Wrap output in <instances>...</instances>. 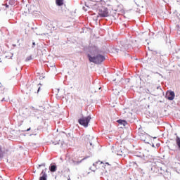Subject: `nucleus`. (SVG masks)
<instances>
[{"instance_id":"4","label":"nucleus","mask_w":180,"mask_h":180,"mask_svg":"<svg viewBox=\"0 0 180 180\" xmlns=\"http://www.w3.org/2000/svg\"><path fill=\"white\" fill-rule=\"evenodd\" d=\"M98 15L101 18H108L109 16V10L106 7H101L98 9Z\"/></svg>"},{"instance_id":"5","label":"nucleus","mask_w":180,"mask_h":180,"mask_svg":"<svg viewBox=\"0 0 180 180\" xmlns=\"http://www.w3.org/2000/svg\"><path fill=\"white\" fill-rule=\"evenodd\" d=\"M165 98L166 99H168V101H174L175 98V92L173 91H167L166 92Z\"/></svg>"},{"instance_id":"12","label":"nucleus","mask_w":180,"mask_h":180,"mask_svg":"<svg viewBox=\"0 0 180 180\" xmlns=\"http://www.w3.org/2000/svg\"><path fill=\"white\" fill-rule=\"evenodd\" d=\"M82 9H83V11L86 12V11H88V9H89V6H87L86 4H85V6H83Z\"/></svg>"},{"instance_id":"36","label":"nucleus","mask_w":180,"mask_h":180,"mask_svg":"<svg viewBox=\"0 0 180 180\" xmlns=\"http://www.w3.org/2000/svg\"><path fill=\"white\" fill-rule=\"evenodd\" d=\"M99 89H101V87H100Z\"/></svg>"},{"instance_id":"18","label":"nucleus","mask_w":180,"mask_h":180,"mask_svg":"<svg viewBox=\"0 0 180 180\" xmlns=\"http://www.w3.org/2000/svg\"><path fill=\"white\" fill-rule=\"evenodd\" d=\"M36 46V42H32V48Z\"/></svg>"},{"instance_id":"29","label":"nucleus","mask_w":180,"mask_h":180,"mask_svg":"<svg viewBox=\"0 0 180 180\" xmlns=\"http://www.w3.org/2000/svg\"><path fill=\"white\" fill-rule=\"evenodd\" d=\"M57 91H58V92H60V89H58Z\"/></svg>"},{"instance_id":"14","label":"nucleus","mask_w":180,"mask_h":180,"mask_svg":"<svg viewBox=\"0 0 180 180\" xmlns=\"http://www.w3.org/2000/svg\"><path fill=\"white\" fill-rule=\"evenodd\" d=\"M82 162V160L81 161H73L74 165H79V164H81Z\"/></svg>"},{"instance_id":"19","label":"nucleus","mask_w":180,"mask_h":180,"mask_svg":"<svg viewBox=\"0 0 180 180\" xmlns=\"http://www.w3.org/2000/svg\"><path fill=\"white\" fill-rule=\"evenodd\" d=\"M147 78H148V81L151 79V77H150V75H147Z\"/></svg>"},{"instance_id":"24","label":"nucleus","mask_w":180,"mask_h":180,"mask_svg":"<svg viewBox=\"0 0 180 180\" xmlns=\"http://www.w3.org/2000/svg\"><path fill=\"white\" fill-rule=\"evenodd\" d=\"M152 147H153L154 148H155V146L154 145V143H152Z\"/></svg>"},{"instance_id":"39","label":"nucleus","mask_w":180,"mask_h":180,"mask_svg":"<svg viewBox=\"0 0 180 180\" xmlns=\"http://www.w3.org/2000/svg\"><path fill=\"white\" fill-rule=\"evenodd\" d=\"M0 63H1V61L0 60Z\"/></svg>"},{"instance_id":"9","label":"nucleus","mask_w":180,"mask_h":180,"mask_svg":"<svg viewBox=\"0 0 180 180\" xmlns=\"http://www.w3.org/2000/svg\"><path fill=\"white\" fill-rule=\"evenodd\" d=\"M57 6H63L64 5V0H56Z\"/></svg>"},{"instance_id":"28","label":"nucleus","mask_w":180,"mask_h":180,"mask_svg":"<svg viewBox=\"0 0 180 180\" xmlns=\"http://www.w3.org/2000/svg\"><path fill=\"white\" fill-rule=\"evenodd\" d=\"M1 101H2V102H4V101H5V98H4Z\"/></svg>"},{"instance_id":"10","label":"nucleus","mask_w":180,"mask_h":180,"mask_svg":"<svg viewBox=\"0 0 180 180\" xmlns=\"http://www.w3.org/2000/svg\"><path fill=\"white\" fill-rule=\"evenodd\" d=\"M117 122L119 124H122V126H126V124H127V122L126 120H118Z\"/></svg>"},{"instance_id":"2","label":"nucleus","mask_w":180,"mask_h":180,"mask_svg":"<svg viewBox=\"0 0 180 180\" xmlns=\"http://www.w3.org/2000/svg\"><path fill=\"white\" fill-rule=\"evenodd\" d=\"M90 122L91 115H89L87 117H82L80 119L78 120L79 124L83 126L84 127H88V124H89Z\"/></svg>"},{"instance_id":"33","label":"nucleus","mask_w":180,"mask_h":180,"mask_svg":"<svg viewBox=\"0 0 180 180\" xmlns=\"http://www.w3.org/2000/svg\"><path fill=\"white\" fill-rule=\"evenodd\" d=\"M1 179H2V177H1V176H0V180H1Z\"/></svg>"},{"instance_id":"3","label":"nucleus","mask_w":180,"mask_h":180,"mask_svg":"<svg viewBox=\"0 0 180 180\" xmlns=\"http://www.w3.org/2000/svg\"><path fill=\"white\" fill-rule=\"evenodd\" d=\"M121 51H126L129 50V49H131V41L125 40L121 41Z\"/></svg>"},{"instance_id":"27","label":"nucleus","mask_w":180,"mask_h":180,"mask_svg":"<svg viewBox=\"0 0 180 180\" xmlns=\"http://www.w3.org/2000/svg\"><path fill=\"white\" fill-rule=\"evenodd\" d=\"M37 92H40V87L38 88Z\"/></svg>"},{"instance_id":"7","label":"nucleus","mask_w":180,"mask_h":180,"mask_svg":"<svg viewBox=\"0 0 180 180\" xmlns=\"http://www.w3.org/2000/svg\"><path fill=\"white\" fill-rule=\"evenodd\" d=\"M42 176L39 177V180H47V174L44 170H42L41 172Z\"/></svg>"},{"instance_id":"31","label":"nucleus","mask_w":180,"mask_h":180,"mask_svg":"<svg viewBox=\"0 0 180 180\" xmlns=\"http://www.w3.org/2000/svg\"><path fill=\"white\" fill-rule=\"evenodd\" d=\"M105 164H107V165H109V162H106Z\"/></svg>"},{"instance_id":"17","label":"nucleus","mask_w":180,"mask_h":180,"mask_svg":"<svg viewBox=\"0 0 180 180\" xmlns=\"http://www.w3.org/2000/svg\"><path fill=\"white\" fill-rule=\"evenodd\" d=\"M176 172H177V174H180V167L179 168H177L176 169Z\"/></svg>"},{"instance_id":"8","label":"nucleus","mask_w":180,"mask_h":180,"mask_svg":"<svg viewBox=\"0 0 180 180\" xmlns=\"http://www.w3.org/2000/svg\"><path fill=\"white\" fill-rule=\"evenodd\" d=\"M49 171H51V172H56V171H57V166L56 165H51Z\"/></svg>"},{"instance_id":"22","label":"nucleus","mask_w":180,"mask_h":180,"mask_svg":"<svg viewBox=\"0 0 180 180\" xmlns=\"http://www.w3.org/2000/svg\"><path fill=\"white\" fill-rule=\"evenodd\" d=\"M89 143L90 146H93L92 141H89Z\"/></svg>"},{"instance_id":"35","label":"nucleus","mask_w":180,"mask_h":180,"mask_svg":"<svg viewBox=\"0 0 180 180\" xmlns=\"http://www.w3.org/2000/svg\"><path fill=\"white\" fill-rule=\"evenodd\" d=\"M93 5H96V4H93Z\"/></svg>"},{"instance_id":"30","label":"nucleus","mask_w":180,"mask_h":180,"mask_svg":"<svg viewBox=\"0 0 180 180\" xmlns=\"http://www.w3.org/2000/svg\"><path fill=\"white\" fill-rule=\"evenodd\" d=\"M6 8H8V7H9V6H8V5H6Z\"/></svg>"},{"instance_id":"15","label":"nucleus","mask_w":180,"mask_h":180,"mask_svg":"<svg viewBox=\"0 0 180 180\" xmlns=\"http://www.w3.org/2000/svg\"><path fill=\"white\" fill-rule=\"evenodd\" d=\"M122 154H123V151H122V150L117 152V155H123Z\"/></svg>"},{"instance_id":"26","label":"nucleus","mask_w":180,"mask_h":180,"mask_svg":"<svg viewBox=\"0 0 180 180\" xmlns=\"http://www.w3.org/2000/svg\"><path fill=\"white\" fill-rule=\"evenodd\" d=\"M32 59V57H30V58H27V60H31Z\"/></svg>"},{"instance_id":"1","label":"nucleus","mask_w":180,"mask_h":180,"mask_svg":"<svg viewBox=\"0 0 180 180\" xmlns=\"http://www.w3.org/2000/svg\"><path fill=\"white\" fill-rule=\"evenodd\" d=\"M87 58H89V61L90 63H94V64H97L99 65L100 64H102L103 61L106 60V58H105V56L98 53V51H95L94 53H88Z\"/></svg>"},{"instance_id":"13","label":"nucleus","mask_w":180,"mask_h":180,"mask_svg":"<svg viewBox=\"0 0 180 180\" xmlns=\"http://www.w3.org/2000/svg\"><path fill=\"white\" fill-rule=\"evenodd\" d=\"M33 109V112L35 113V115H37V113H40V110H39L38 109H35L34 107H32Z\"/></svg>"},{"instance_id":"21","label":"nucleus","mask_w":180,"mask_h":180,"mask_svg":"<svg viewBox=\"0 0 180 180\" xmlns=\"http://www.w3.org/2000/svg\"><path fill=\"white\" fill-rule=\"evenodd\" d=\"M91 2H94L95 4H96L97 1L96 0H90Z\"/></svg>"},{"instance_id":"25","label":"nucleus","mask_w":180,"mask_h":180,"mask_svg":"<svg viewBox=\"0 0 180 180\" xmlns=\"http://www.w3.org/2000/svg\"><path fill=\"white\" fill-rule=\"evenodd\" d=\"M116 53H119V49H115Z\"/></svg>"},{"instance_id":"34","label":"nucleus","mask_w":180,"mask_h":180,"mask_svg":"<svg viewBox=\"0 0 180 180\" xmlns=\"http://www.w3.org/2000/svg\"><path fill=\"white\" fill-rule=\"evenodd\" d=\"M45 171H47V168L45 169Z\"/></svg>"},{"instance_id":"20","label":"nucleus","mask_w":180,"mask_h":180,"mask_svg":"<svg viewBox=\"0 0 180 180\" xmlns=\"http://www.w3.org/2000/svg\"><path fill=\"white\" fill-rule=\"evenodd\" d=\"M160 146H161V144H160V143H157V144H156V147H157V148H158V147H160Z\"/></svg>"},{"instance_id":"11","label":"nucleus","mask_w":180,"mask_h":180,"mask_svg":"<svg viewBox=\"0 0 180 180\" xmlns=\"http://www.w3.org/2000/svg\"><path fill=\"white\" fill-rule=\"evenodd\" d=\"M176 145L179 147V150H180V138H179V136L176 137Z\"/></svg>"},{"instance_id":"23","label":"nucleus","mask_w":180,"mask_h":180,"mask_svg":"<svg viewBox=\"0 0 180 180\" xmlns=\"http://www.w3.org/2000/svg\"><path fill=\"white\" fill-rule=\"evenodd\" d=\"M30 129H31V128L30 127V128H28L27 129V131H30Z\"/></svg>"},{"instance_id":"37","label":"nucleus","mask_w":180,"mask_h":180,"mask_svg":"<svg viewBox=\"0 0 180 180\" xmlns=\"http://www.w3.org/2000/svg\"><path fill=\"white\" fill-rule=\"evenodd\" d=\"M93 165H95V163H94Z\"/></svg>"},{"instance_id":"16","label":"nucleus","mask_w":180,"mask_h":180,"mask_svg":"<svg viewBox=\"0 0 180 180\" xmlns=\"http://www.w3.org/2000/svg\"><path fill=\"white\" fill-rule=\"evenodd\" d=\"M40 167H46V163H42L41 165H39L38 168H40Z\"/></svg>"},{"instance_id":"38","label":"nucleus","mask_w":180,"mask_h":180,"mask_svg":"<svg viewBox=\"0 0 180 180\" xmlns=\"http://www.w3.org/2000/svg\"><path fill=\"white\" fill-rule=\"evenodd\" d=\"M154 139H157V137H155Z\"/></svg>"},{"instance_id":"6","label":"nucleus","mask_w":180,"mask_h":180,"mask_svg":"<svg viewBox=\"0 0 180 180\" xmlns=\"http://www.w3.org/2000/svg\"><path fill=\"white\" fill-rule=\"evenodd\" d=\"M157 54H158V58L154 60L155 64L158 63V62L160 61V58H161V53H158V52H157L156 51H153V58H155V56H157ZM151 59L152 58H148V60H151Z\"/></svg>"},{"instance_id":"32","label":"nucleus","mask_w":180,"mask_h":180,"mask_svg":"<svg viewBox=\"0 0 180 180\" xmlns=\"http://www.w3.org/2000/svg\"><path fill=\"white\" fill-rule=\"evenodd\" d=\"M134 164H136V167H137V163L134 162Z\"/></svg>"}]
</instances>
